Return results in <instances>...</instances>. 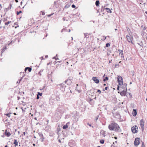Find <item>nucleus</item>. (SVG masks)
<instances>
[{
    "label": "nucleus",
    "instance_id": "nucleus-20",
    "mask_svg": "<svg viewBox=\"0 0 147 147\" xmlns=\"http://www.w3.org/2000/svg\"><path fill=\"white\" fill-rule=\"evenodd\" d=\"M75 143V142L74 140H71L70 141V142L69 143V145L70 146H71V143Z\"/></svg>",
    "mask_w": 147,
    "mask_h": 147
},
{
    "label": "nucleus",
    "instance_id": "nucleus-53",
    "mask_svg": "<svg viewBox=\"0 0 147 147\" xmlns=\"http://www.w3.org/2000/svg\"><path fill=\"white\" fill-rule=\"evenodd\" d=\"M10 6H11L10 7V9L11 8V7L12 6V5H11V4H10Z\"/></svg>",
    "mask_w": 147,
    "mask_h": 147
},
{
    "label": "nucleus",
    "instance_id": "nucleus-10",
    "mask_svg": "<svg viewBox=\"0 0 147 147\" xmlns=\"http://www.w3.org/2000/svg\"><path fill=\"white\" fill-rule=\"evenodd\" d=\"M39 134L40 137V140L41 142H43L44 141V140L45 139V138L43 137V135L42 134L40 133H39Z\"/></svg>",
    "mask_w": 147,
    "mask_h": 147
},
{
    "label": "nucleus",
    "instance_id": "nucleus-3",
    "mask_svg": "<svg viewBox=\"0 0 147 147\" xmlns=\"http://www.w3.org/2000/svg\"><path fill=\"white\" fill-rule=\"evenodd\" d=\"M138 127L136 125H135L134 126L132 127L131 128L132 132L134 134L137 133L138 131L136 129H138Z\"/></svg>",
    "mask_w": 147,
    "mask_h": 147
},
{
    "label": "nucleus",
    "instance_id": "nucleus-49",
    "mask_svg": "<svg viewBox=\"0 0 147 147\" xmlns=\"http://www.w3.org/2000/svg\"><path fill=\"white\" fill-rule=\"evenodd\" d=\"M129 96H130L131 97L132 96H131V93H129Z\"/></svg>",
    "mask_w": 147,
    "mask_h": 147
},
{
    "label": "nucleus",
    "instance_id": "nucleus-11",
    "mask_svg": "<svg viewBox=\"0 0 147 147\" xmlns=\"http://www.w3.org/2000/svg\"><path fill=\"white\" fill-rule=\"evenodd\" d=\"M70 123L69 122H68L66 123V124L64 125L63 127V129H66V128H67L68 126L69 125Z\"/></svg>",
    "mask_w": 147,
    "mask_h": 147
},
{
    "label": "nucleus",
    "instance_id": "nucleus-44",
    "mask_svg": "<svg viewBox=\"0 0 147 147\" xmlns=\"http://www.w3.org/2000/svg\"><path fill=\"white\" fill-rule=\"evenodd\" d=\"M146 28H147L146 27H144L143 28V30H145L146 29Z\"/></svg>",
    "mask_w": 147,
    "mask_h": 147
},
{
    "label": "nucleus",
    "instance_id": "nucleus-14",
    "mask_svg": "<svg viewBox=\"0 0 147 147\" xmlns=\"http://www.w3.org/2000/svg\"><path fill=\"white\" fill-rule=\"evenodd\" d=\"M100 134L102 136L105 137V131L103 130H101L100 132Z\"/></svg>",
    "mask_w": 147,
    "mask_h": 147
},
{
    "label": "nucleus",
    "instance_id": "nucleus-32",
    "mask_svg": "<svg viewBox=\"0 0 147 147\" xmlns=\"http://www.w3.org/2000/svg\"><path fill=\"white\" fill-rule=\"evenodd\" d=\"M22 13V11H17V15H19L20 13Z\"/></svg>",
    "mask_w": 147,
    "mask_h": 147
},
{
    "label": "nucleus",
    "instance_id": "nucleus-23",
    "mask_svg": "<svg viewBox=\"0 0 147 147\" xmlns=\"http://www.w3.org/2000/svg\"><path fill=\"white\" fill-rule=\"evenodd\" d=\"M138 44L141 47H143V43L142 42V41H141L140 43H138Z\"/></svg>",
    "mask_w": 147,
    "mask_h": 147
},
{
    "label": "nucleus",
    "instance_id": "nucleus-52",
    "mask_svg": "<svg viewBox=\"0 0 147 147\" xmlns=\"http://www.w3.org/2000/svg\"><path fill=\"white\" fill-rule=\"evenodd\" d=\"M15 1L16 3H18V0H15Z\"/></svg>",
    "mask_w": 147,
    "mask_h": 147
},
{
    "label": "nucleus",
    "instance_id": "nucleus-24",
    "mask_svg": "<svg viewBox=\"0 0 147 147\" xmlns=\"http://www.w3.org/2000/svg\"><path fill=\"white\" fill-rule=\"evenodd\" d=\"M88 33H84V38H87L89 37V36L88 35Z\"/></svg>",
    "mask_w": 147,
    "mask_h": 147
},
{
    "label": "nucleus",
    "instance_id": "nucleus-38",
    "mask_svg": "<svg viewBox=\"0 0 147 147\" xmlns=\"http://www.w3.org/2000/svg\"><path fill=\"white\" fill-rule=\"evenodd\" d=\"M72 7L74 8L76 7V6L74 4H72L71 5Z\"/></svg>",
    "mask_w": 147,
    "mask_h": 147
},
{
    "label": "nucleus",
    "instance_id": "nucleus-59",
    "mask_svg": "<svg viewBox=\"0 0 147 147\" xmlns=\"http://www.w3.org/2000/svg\"><path fill=\"white\" fill-rule=\"evenodd\" d=\"M13 114L14 115H16V113H14Z\"/></svg>",
    "mask_w": 147,
    "mask_h": 147
},
{
    "label": "nucleus",
    "instance_id": "nucleus-60",
    "mask_svg": "<svg viewBox=\"0 0 147 147\" xmlns=\"http://www.w3.org/2000/svg\"><path fill=\"white\" fill-rule=\"evenodd\" d=\"M26 70H27V68H26H26L25 69V70H25V71H26Z\"/></svg>",
    "mask_w": 147,
    "mask_h": 147
},
{
    "label": "nucleus",
    "instance_id": "nucleus-37",
    "mask_svg": "<svg viewBox=\"0 0 147 147\" xmlns=\"http://www.w3.org/2000/svg\"><path fill=\"white\" fill-rule=\"evenodd\" d=\"M142 147H145V145L144 143L143 142H142Z\"/></svg>",
    "mask_w": 147,
    "mask_h": 147
},
{
    "label": "nucleus",
    "instance_id": "nucleus-18",
    "mask_svg": "<svg viewBox=\"0 0 147 147\" xmlns=\"http://www.w3.org/2000/svg\"><path fill=\"white\" fill-rule=\"evenodd\" d=\"M13 144H15V146H17L18 145V143L17 140L16 139L14 140Z\"/></svg>",
    "mask_w": 147,
    "mask_h": 147
},
{
    "label": "nucleus",
    "instance_id": "nucleus-25",
    "mask_svg": "<svg viewBox=\"0 0 147 147\" xmlns=\"http://www.w3.org/2000/svg\"><path fill=\"white\" fill-rule=\"evenodd\" d=\"M109 78L108 77L106 76L105 77V78L103 79V81L105 82L106 81H107L108 80Z\"/></svg>",
    "mask_w": 147,
    "mask_h": 147
},
{
    "label": "nucleus",
    "instance_id": "nucleus-34",
    "mask_svg": "<svg viewBox=\"0 0 147 147\" xmlns=\"http://www.w3.org/2000/svg\"><path fill=\"white\" fill-rule=\"evenodd\" d=\"M57 54L56 55V56H55V57H53V58L55 59L56 60H57V59H58V58H56V57H57Z\"/></svg>",
    "mask_w": 147,
    "mask_h": 147
},
{
    "label": "nucleus",
    "instance_id": "nucleus-50",
    "mask_svg": "<svg viewBox=\"0 0 147 147\" xmlns=\"http://www.w3.org/2000/svg\"><path fill=\"white\" fill-rule=\"evenodd\" d=\"M98 119V117H96V121Z\"/></svg>",
    "mask_w": 147,
    "mask_h": 147
},
{
    "label": "nucleus",
    "instance_id": "nucleus-17",
    "mask_svg": "<svg viewBox=\"0 0 147 147\" xmlns=\"http://www.w3.org/2000/svg\"><path fill=\"white\" fill-rule=\"evenodd\" d=\"M105 9L107 11L108 13H112V11H111V10L109 8H108L105 7Z\"/></svg>",
    "mask_w": 147,
    "mask_h": 147
},
{
    "label": "nucleus",
    "instance_id": "nucleus-58",
    "mask_svg": "<svg viewBox=\"0 0 147 147\" xmlns=\"http://www.w3.org/2000/svg\"><path fill=\"white\" fill-rule=\"evenodd\" d=\"M124 85H125L126 87V86L127 85V84H126V83L125 84H124Z\"/></svg>",
    "mask_w": 147,
    "mask_h": 147
},
{
    "label": "nucleus",
    "instance_id": "nucleus-29",
    "mask_svg": "<svg viewBox=\"0 0 147 147\" xmlns=\"http://www.w3.org/2000/svg\"><path fill=\"white\" fill-rule=\"evenodd\" d=\"M110 45L109 43H107L106 44L105 47H108L110 46Z\"/></svg>",
    "mask_w": 147,
    "mask_h": 147
},
{
    "label": "nucleus",
    "instance_id": "nucleus-63",
    "mask_svg": "<svg viewBox=\"0 0 147 147\" xmlns=\"http://www.w3.org/2000/svg\"><path fill=\"white\" fill-rule=\"evenodd\" d=\"M114 138L115 139H117V138L116 137H114Z\"/></svg>",
    "mask_w": 147,
    "mask_h": 147
},
{
    "label": "nucleus",
    "instance_id": "nucleus-39",
    "mask_svg": "<svg viewBox=\"0 0 147 147\" xmlns=\"http://www.w3.org/2000/svg\"><path fill=\"white\" fill-rule=\"evenodd\" d=\"M97 92H98L99 93H101V91H100V90H99V89L98 90Z\"/></svg>",
    "mask_w": 147,
    "mask_h": 147
},
{
    "label": "nucleus",
    "instance_id": "nucleus-7",
    "mask_svg": "<svg viewBox=\"0 0 147 147\" xmlns=\"http://www.w3.org/2000/svg\"><path fill=\"white\" fill-rule=\"evenodd\" d=\"M140 125L142 129L143 130L144 129V122L143 119H141L140 121Z\"/></svg>",
    "mask_w": 147,
    "mask_h": 147
},
{
    "label": "nucleus",
    "instance_id": "nucleus-4",
    "mask_svg": "<svg viewBox=\"0 0 147 147\" xmlns=\"http://www.w3.org/2000/svg\"><path fill=\"white\" fill-rule=\"evenodd\" d=\"M117 81L119 83V85H122L123 84V78L121 76H119L117 77Z\"/></svg>",
    "mask_w": 147,
    "mask_h": 147
},
{
    "label": "nucleus",
    "instance_id": "nucleus-40",
    "mask_svg": "<svg viewBox=\"0 0 147 147\" xmlns=\"http://www.w3.org/2000/svg\"><path fill=\"white\" fill-rule=\"evenodd\" d=\"M119 86H118L117 87V90H119Z\"/></svg>",
    "mask_w": 147,
    "mask_h": 147
},
{
    "label": "nucleus",
    "instance_id": "nucleus-33",
    "mask_svg": "<svg viewBox=\"0 0 147 147\" xmlns=\"http://www.w3.org/2000/svg\"><path fill=\"white\" fill-rule=\"evenodd\" d=\"M43 70H40V71L38 73V74L40 76H41V72H42Z\"/></svg>",
    "mask_w": 147,
    "mask_h": 147
},
{
    "label": "nucleus",
    "instance_id": "nucleus-62",
    "mask_svg": "<svg viewBox=\"0 0 147 147\" xmlns=\"http://www.w3.org/2000/svg\"><path fill=\"white\" fill-rule=\"evenodd\" d=\"M70 31H71L70 30V29H69L68 30V32H70Z\"/></svg>",
    "mask_w": 147,
    "mask_h": 147
},
{
    "label": "nucleus",
    "instance_id": "nucleus-21",
    "mask_svg": "<svg viewBox=\"0 0 147 147\" xmlns=\"http://www.w3.org/2000/svg\"><path fill=\"white\" fill-rule=\"evenodd\" d=\"M70 4H67L65 6V8H67L70 7Z\"/></svg>",
    "mask_w": 147,
    "mask_h": 147
},
{
    "label": "nucleus",
    "instance_id": "nucleus-55",
    "mask_svg": "<svg viewBox=\"0 0 147 147\" xmlns=\"http://www.w3.org/2000/svg\"><path fill=\"white\" fill-rule=\"evenodd\" d=\"M88 125H89L90 127H91V124H89L88 123Z\"/></svg>",
    "mask_w": 147,
    "mask_h": 147
},
{
    "label": "nucleus",
    "instance_id": "nucleus-16",
    "mask_svg": "<svg viewBox=\"0 0 147 147\" xmlns=\"http://www.w3.org/2000/svg\"><path fill=\"white\" fill-rule=\"evenodd\" d=\"M5 134L8 137H9L11 134L9 132L7 131V130L5 131Z\"/></svg>",
    "mask_w": 147,
    "mask_h": 147
},
{
    "label": "nucleus",
    "instance_id": "nucleus-1",
    "mask_svg": "<svg viewBox=\"0 0 147 147\" xmlns=\"http://www.w3.org/2000/svg\"><path fill=\"white\" fill-rule=\"evenodd\" d=\"M109 128L110 130H115L117 132L121 131V129L119 125L114 122H112L109 125Z\"/></svg>",
    "mask_w": 147,
    "mask_h": 147
},
{
    "label": "nucleus",
    "instance_id": "nucleus-46",
    "mask_svg": "<svg viewBox=\"0 0 147 147\" xmlns=\"http://www.w3.org/2000/svg\"><path fill=\"white\" fill-rule=\"evenodd\" d=\"M108 88V87H107V86L105 88V90H107V89Z\"/></svg>",
    "mask_w": 147,
    "mask_h": 147
},
{
    "label": "nucleus",
    "instance_id": "nucleus-28",
    "mask_svg": "<svg viewBox=\"0 0 147 147\" xmlns=\"http://www.w3.org/2000/svg\"><path fill=\"white\" fill-rule=\"evenodd\" d=\"M105 9V8L104 7H103V6H102L101 9V12H103Z\"/></svg>",
    "mask_w": 147,
    "mask_h": 147
},
{
    "label": "nucleus",
    "instance_id": "nucleus-30",
    "mask_svg": "<svg viewBox=\"0 0 147 147\" xmlns=\"http://www.w3.org/2000/svg\"><path fill=\"white\" fill-rule=\"evenodd\" d=\"M42 93H40V92H38L37 93V95H38V96H42Z\"/></svg>",
    "mask_w": 147,
    "mask_h": 147
},
{
    "label": "nucleus",
    "instance_id": "nucleus-43",
    "mask_svg": "<svg viewBox=\"0 0 147 147\" xmlns=\"http://www.w3.org/2000/svg\"><path fill=\"white\" fill-rule=\"evenodd\" d=\"M53 14H53H49V15H48L47 16L48 17H50Z\"/></svg>",
    "mask_w": 147,
    "mask_h": 147
},
{
    "label": "nucleus",
    "instance_id": "nucleus-19",
    "mask_svg": "<svg viewBox=\"0 0 147 147\" xmlns=\"http://www.w3.org/2000/svg\"><path fill=\"white\" fill-rule=\"evenodd\" d=\"M95 5L97 7L99 6L100 2L99 0H96L95 2Z\"/></svg>",
    "mask_w": 147,
    "mask_h": 147
},
{
    "label": "nucleus",
    "instance_id": "nucleus-31",
    "mask_svg": "<svg viewBox=\"0 0 147 147\" xmlns=\"http://www.w3.org/2000/svg\"><path fill=\"white\" fill-rule=\"evenodd\" d=\"M107 38V37L105 36H103L102 37V38H101V40L104 41L105 40L106 38Z\"/></svg>",
    "mask_w": 147,
    "mask_h": 147
},
{
    "label": "nucleus",
    "instance_id": "nucleus-5",
    "mask_svg": "<svg viewBox=\"0 0 147 147\" xmlns=\"http://www.w3.org/2000/svg\"><path fill=\"white\" fill-rule=\"evenodd\" d=\"M127 91V88H126V90H123V91L121 92H118V93H120L121 96H125L126 95V92Z\"/></svg>",
    "mask_w": 147,
    "mask_h": 147
},
{
    "label": "nucleus",
    "instance_id": "nucleus-36",
    "mask_svg": "<svg viewBox=\"0 0 147 147\" xmlns=\"http://www.w3.org/2000/svg\"><path fill=\"white\" fill-rule=\"evenodd\" d=\"M10 22L11 21H8L7 22L5 23V24L6 25H7L9 24Z\"/></svg>",
    "mask_w": 147,
    "mask_h": 147
},
{
    "label": "nucleus",
    "instance_id": "nucleus-51",
    "mask_svg": "<svg viewBox=\"0 0 147 147\" xmlns=\"http://www.w3.org/2000/svg\"><path fill=\"white\" fill-rule=\"evenodd\" d=\"M108 5V4H106V5H105V6L104 7L105 8V7L106 6H107Z\"/></svg>",
    "mask_w": 147,
    "mask_h": 147
},
{
    "label": "nucleus",
    "instance_id": "nucleus-54",
    "mask_svg": "<svg viewBox=\"0 0 147 147\" xmlns=\"http://www.w3.org/2000/svg\"><path fill=\"white\" fill-rule=\"evenodd\" d=\"M58 141L60 143L61 142V140L60 139L58 140Z\"/></svg>",
    "mask_w": 147,
    "mask_h": 147
},
{
    "label": "nucleus",
    "instance_id": "nucleus-22",
    "mask_svg": "<svg viewBox=\"0 0 147 147\" xmlns=\"http://www.w3.org/2000/svg\"><path fill=\"white\" fill-rule=\"evenodd\" d=\"M6 49H7L6 47L5 46L4 47L1 51V52L2 53H3L5 51V50Z\"/></svg>",
    "mask_w": 147,
    "mask_h": 147
},
{
    "label": "nucleus",
    "instance_id": "nucleus-41",
    "mask_svg": "<svg viewBox=\"0 0 147 147\" xmlns=\"http://www.w3.org/2000/svg\"><path fill=\"white\" fill-rule=\"evenodd\" d=\"M131 73L133 75H134V72L133 71H131Z\"/></svg>",
    "mask_w": 147,
    "mask_h": 147
},
{
    "label": "nucleus",
    "instance_id": "nucleus-13",
    "mask_svg": "<svg viewBox=\"0 0 147 147\" xmlns=\"http://www.w3.org/2000/svg\"><path fill=\"white\" fill-rule=\"evenodd\" d=\"M132 114L134 116H136L137 114V111L136 109H133L132 111Z\"/></svg>",
    "mask_w": 147,
    "mask_h": 147
},
{
    "label": "nucleus",
    "instance_id": "nucleus-15",
    "mask_svg": "<svg viewBox=\"0 0 147 147\" xmlns=\"http://www.w3.org/2000/svg\"><path fill=\"white\" fill-rule=\"evenodd\" d=\"M118 51L119 52V54H121V57H123L124 56H123V51L122 50H121L119 49Z\"/></svg>",
    "mask_w": 147,
    "mask_h": 147
},
{
    "label": "nucleus",
    "instance_id": "nucleus-42",
    "mask_svg": "<svg viewBox=\"0 0 147 147\" xmlns=\"http://www.w3.org/2000/svg\"><path fill=\"white\" fill-rule=\"evenodd\" d=\"M39 98V96H38V95H37V97H36V99H38Z\"/></svg>",
    "mask_w": 147,
    "mask_h": 147
},
{
    "label": "nucleus",
    "instance_id": "nucleus-45",
    "mask_svg": "<svg viewBox=\"0 0 147 147\" xmlns=\"http://www.w3.org/2000/svg\"><path fill=\"white\" fill-rule=\"evenodd\" d=\"M26 133L25 132H24L23 133V134L22 135V136H24L25 135Z\"/></svg>",
    "mask_w": 147,
    "mask_h": 147
},
{
    "label": "nucleus",
    "instance_id": "nucleus-56",
    "mask_svg": "<svg viewBox=\"0 0 147 147\" xmlns=\"http://www.w3.org/2000/svg\"><path fill=\"white\" fill-rule=\"evenodd\" d=\"M45 14V13L44 12H43L42 13V15H44Z\"/></svg>",
    "mask_w": 147,
    "mask_h": 147
},
{
    "label": "nucleus",
    "instance_id": "nucleus-12",
    "mask_svg": "<svg viewBox=\"0 0 147 147\" xmlns=\"http://www.w3.org/2000/svg\"><path fill=\"white\" fill-rule=\"evenodd\" d=\"M69 78L67 80H66L65 81V83H67L68 85L70 84L71 82V80Z\"/></svg>",
    "mask_w": 147,
    "mask_h": 147
},
{
    "label": "nucleus",
    "instance_id": "nucleus-47",
    "mask_svg": "<svg viewBox=\"0 0 147 147\" xmlns=\"http://www.w3.org/2000/svg\"><path fill=\"white\" fill-rule=\"evenodd\" d=\"M22 78L21 79L18 80V81H19V83L20 82V81L22 80Z\"/></svg>",
    "mask_w": 147,
    "mask_h": 147
},
{
    "label": "nucleus",
    "instance_id": "nucleus-64",
    "mask_svg": "<svg viewBox=\"0 0 147 147\" xmlns=\"http://www.w3.org/2000/svg\"><path fill=\"white\" fill-rule=\"evenodd\" d=\"M5 147H8V146L7 145H5Z\"/></svg>",
    "mask_w": 147,
    "mask_h": 147
},
{
    "label": "nucleus",
    "instance_id": "nucleus-57",
    "mask_svg": "<svg viewBox=\"0 0 147 147\" xmlns=\"http://www.w3.org/2000/svg\"><path fill=\"white\" fill-rule=\"evenodd\" d=\"M34 119L35 120H37V118L36 117H34Z\"/></svg>",
    "mask_w": 147,
    "mask_h": 147
},
{
    "label": "nucleus",
    "instance_id": "nucleus-61",
    "mask_svg": "<svg viewBox=\"0 0 147 147\" xmlns=\"http://www.w3.org/2000/svg\"><path fill=\"white\" fill-rule=\"evenodd\" d=\"M106 84H103V86H106Z\"/></svg>",
    "mask_w": 147,
    "mask_h": 147
},
{
    "label": "nucleus",
    "instance_id": "nucleus-9",
    "mask_svg": "<svg viewBox=\"0 0 147 147\" xmlns=\"http://www.w3.org/2000/svg\"><path fill=\"white\" fill-rule=\"evenodd\" d=\"M59 85L60 86V88L61 90L63 91L65 90V86L64 84H59Z\"/></svg>",
    "mask_w": 147,
    "mask_h": 147
},
{
    "label": "nucleus",
    "instance_id": "nucleus-35",
    "mask_svg": "<svg viewBox=\"0 0 147 147\" xmlns=\"http://www.w3.org/2000/svg\"><path fill=\"white\" fill-rule=\"evenodd\" d=\"M10 113H8L6 114V115L9 117H10Z\"/></svg>",
    "mask_w": 147,
    "mask_h": 147
},
{
    "label": "nucleus",
    "instance_id": "nucleus-2",
    "mask_svg": "<svg viewBox=\"0 0 147 147\" xmlns=\"http://www.w3.org/2000/svg\"><path fill=\"white\" fill-rule=\"evenodd\" d=\"M140 138H136L134 142V145L136 146H138L140 143Z\"/></svg>",
    "mask_w": 147,
    "mask_h": 147
},
{
    "label": "nucleus",
    "instance_id": "nucleus-27",
    "mask_svg": "<svg viewBox=\"0 0 147 147\" xmlns=\"http://www.w3.org/2000/svg\"><path fill=\"white\" fill-rule=\"evenodd\" d=\"M104 140L103 139H102L100 140V142L101 144H103L104 143Z\"/></svg>",
    "mask_w": 147,
    "mask_h": 147
},
{
    "label": "nucleus",
    "instance_id": "nucleus-8",
    "mask_svg": "<svg viewBox=\"0 0 147 147\" xmlns=\"http://www.w3.org/2000/svg\"><path fill=\"white\" fill-rule=\"evenodd\" d=\"M92 80L96 84H98L99 82V80L96 77H93Z\"/></svg>",
    "mask_w": 147,
    "mask_h": 147
},
{
    "label": "nucleus",
    "instance_id": "nucleus-48",
    "mask_svg": "<svg viewBox=\"0 0 147 147\" xmlns=\"http://www.w3.org/2000/svg\"><path fill=\"white\" fill-rule=\"evenodd\" d=\"M18 99L19 100L20 99V96H18L17 97Z\"/></svg>",
    "mask_w": 147,
    "mask_h": 147
},
{
    "label": "nucleus",
    "instance_id": "nucleus-26",
    "mask_svg": "<svg viewBox=\"0 0 147 147\" xmlns=\"http://www.w3.org/2000/svg\"><path fill=\"white\" fill-rule=\"evenodd\" d=\"M26 68H28V70L29 72H30L32 70V68L31 67H26Z\"/></svg>",
    "mask_w": 147,
    "mask_h": 147
},
{
    "label": "nucleus",
    "instance_id": "nucleus-6",
    "mask_svg": "<svg viewBox=\"0 0 147 147\" xmlns=\"http://www.w3.org/2000/svg\"><path fill=\"white\" fill-rule=\"evenodd\" d=\"M126 37L127 38V40L130 43H131L133 44V42L132 41V39H133V38L132 36V38H131L130 37L127 35L126 36Z\"/></svg>",
    "mask_w": 147,
    "mask_h": 147
}]
</instances>
